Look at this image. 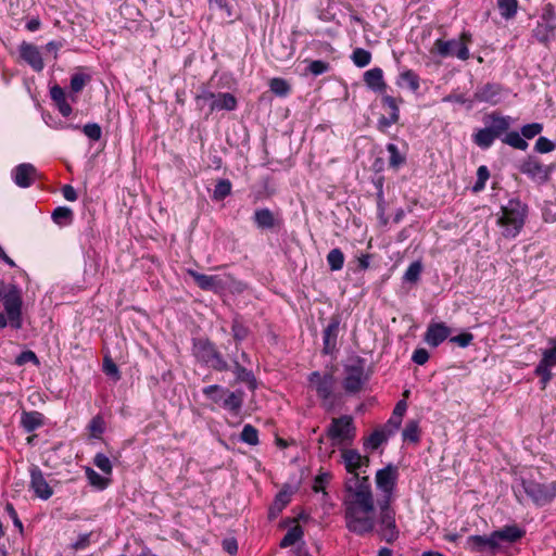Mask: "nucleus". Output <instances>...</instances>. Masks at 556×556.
<instances>
[{
	"mask_svg": "<svg viewBox=\"0 0 556 556\" xmlns=\"http://www.w3.org/2000/svg\"><path fill=\"white\" fill-rule=\"evenodd\" d=\"M554 36V30L551 25L547 23L539 24L536 28L534 29V37L540 42H547L551 40V38Z\"/></svg>",
	"mask_w": 556,
	"mask_h": 556,
	"instance_id": "4c0bfd02",
	"label": "nucleus"
},
{
	"mask_svg": "<svg viewBox=\"0 0 556 556\" xmlns=\"http://www.w3.org/2000/svg\"><path fill=\"white\" fill-rule=\"evenodd\" d=\"M400 118V114L391 113L389 117L381 116L378 125L381 130H384L386 128L390 127L391 125L397 123Z\"/></svg>",
	"mask_w": 556,
	"mask_h": 556,
	"instance_id": "680f3d73",
	"label": "nucleus"
},
{
	"mask_svg": "<svg viewBox=\"0 0 556 556\" xmlns=\"http://www.w3.org/2000/svg\"><path fill=\"white\" fill-rule=\"evenodd\" d=\"M555 149V143L547 139L546 137H539L534 150L538 153H548L552 152Z\"/></svg>",
	"mask_w": 556,
	"mask_h": 556,
	"instance_id": "8fccbe9b",
	"label": "nucleus"
},
{
	"mask_svg": "<svg viewBox=\"0 0 556 556\" xmlns=\"http://www.w3.org/2000/svg\"><path fill=\"white\" fill-rule=\"evenodd\" d=\"M89 429L93 437H99L104 431L103 419L99 416L92 418L89 425Z\"/></svg>",
	"mask_w": 556,
	"mask_h": 556,
	"instance_id": "13d9d810",
	"label": "nucleus"
},
{
	"mask_svg": "<svg viewBox=\"0 0 556 556\" xmlns=\"http://www.w3.org/2000/svg\"><path fill=\"white\" fill-rule=\"evenodd\" d=\"M346 495L343 501L346 529L359 536L371 534L379 529V514L368 477H351L345 482Z\"/></svg>",
	"mask_w": 556,
	"mask_h": 556,
	"instance_id": "f257e3e1",
	"label": "nucleus"
},
{
	"mask_svg": "<svg viewBox=\"0 0 556 556\" xmlns=\"http://www.w3.org/2000/svg\"><path fill=\"white\" fill-rule=\"evenodd\" d=\"M5 510L8 511L9 516L13 520L15 527H17L18 530L22 532L23 531V525H22L21 520L18 519L17 514H16L13 505L8 503L5 505Z\"/></svg>",
	"mask_w": 556,
	"mask_h": 556,
	"instance_id": "338daca9",
	"label": "nucleus"
},
{
	"mask_svg": "<svg viewBox=\"0 0 556 556\" xmlns=\"http://www.w3.org/2000/svg\"><path fill=\"white\" fill-rule=\"evenodd\" d=\"M352 61L358 67L367 66L371 61V53L365 49L357 48L352 53Z\"/></svg>",
	"mask_w": 556,
	"mask_h": 556,
	"instance_id": "c9c22d12",
	"label": "nucleus"
},
{
	"mask_svg": "<svg viewBox=\"0 0 556 556\" xmlns=\"http://www.w3.org/2000/svg\"><path fill=\"white\" fill-rule=\"evenodd\" d=\"M93 464L104 473V475H108L110 476L112 473V463L110 460V458L102 454V453H98L96 454L94 458H93Z\"/></svg>",
	"mask_w": 556,
	"mask_h": 556,
	"instance_id": "ea45409f",
	"label": "nucleus"
},
{
	"mask_svg": "<svg viewBox=\"0 0 556 556\" xmlns=\"http://www.w3.org/2000/svg\"><path fill=\"white\" fill-rule=\"evenodd\" d=\"M223 548H224L227 553H229V554L233 555V554H236V553H237V551H238V543H237V541H236L235 539H232V538L225 539V540L223 541Z\"/></svg>",
	"mask_w": 556,
	"mask_h": 556,
	"instance_id": "774afa93",
	"label": "nucleus"
},
{
	"mask_svg": "<svg viewBox=\"0 0 556 556\" xmlns=\"http://www.w3.org/2000/svg\"><path fill=\"white\" fill-rule=\"evenodd\" d=\"M502 88L496 84H485L479 88L473 93V99L478 102H486L491 104L498 103L501 99Z\"/></svg>",
	"mask_w": 556,
	"mask_h": 556,
	"instance_id": "412c9836",
	"label": "nucleus"
},
{
	"mask_svg": "<svg viewBox=\"0 0 556 556\" xmlns=\"http://www.w3.org/2000/svg\"><path fill=\"white\" fill-rule=\"evenodd\" d=\"M551 369L552 368H548V367H545L542 365H538L535 368V374L541 377L542 389H544L546 387V384L548 383V381L552 379Z\"/></svg>",
	"mask_w": 556,
	"mask_h": 556,
	"instance_id": "6e6d98bb",
	"label": "nucleus"
},
{
	"mask_svg": "<svg viewBox=\"0 0 556 556\" xmlns=\"http://www.w3.org/2000/svg\"><path fill=\"white\" fill-rule=\"evenodd\" d=\"M194 356L215 369H223L225 367L224 362L216 352L214 345L204 340H198L193 345Z\"/></svg>",
	"mask_w": 556,
	"mask_h": 556,
	"instance_id": "ddd939ff",
	"label": "nucleus"
},
{
	"mask_svg": "<svg viewBox=\"0 0 556 556\" xmlns=\"http://www.w3.org/2000/svg\"><path fill=\"white\" fill-rule=\"evenodd\" d=\"M28 362H34L36 364L38 363V358H37L36 354L31 351L23 352L16 358V363L18 365H24Z\"/></svg>",
	"mask_w": 556,
	"mask_h": 556,
	"instance_id": "e2e57ef3",
	"label": "nucleus"
},
{
	"mask_svg": "<svg viewBox=\"0 0 556 556\" xmlns=\"http://www.w3.org/2000/svg\"><path fill=\"white\" fill-rule=\"evenodd\" d=\"M21 422L28 432L33 431L41 425V415L37 412L23 413Z\"/></svg>",
	"mask_w": 556,
	"mask_h": 556,
	"instance_id": "2f4dec72",
	"label": "nucleus"
},
{
	"mask_svg": "<svg viewBox=\"0 0 556 556\" xmlns=\"http://www.w3.org/2000/svg\"><path fill=\"white\" fill-rule=\"evenodd\" d=\"M1 299L11 326L15 329H20L22 327L21 316L23 303L20 289L14 285L8 286L5 291L2 292Z\"/></svg>",
	"mask_w": 556,
	"mask_h": 556,
	"instance_id": "0eeeda50",
	"label": "nucleus"
},
{
	"mask_svg": "<svg viewBox=\"0 0 556 556\" xmlns=\"http://www.w3.org/2000/svg\"><path fill=\"white\" fill-rule=\"evenodd\" d=\"M85 473L90 485L98 490H104L109 486L111 479L99 475L96 470L90 467L85 468Z\"/></svg>",
	"mask_w": 556,
	"mask_h": 556,
	"instance_id": "bb28decb",
	"label": "nucleus"
},
{
	"mask_svg": "<svg viewBox=\"0 0 556 556\" xmlns=\"http://www.w3.org/2000/svg\"><path fill=\"white\" fill-rule=\"evenodd\" d=\"M198 104L201 108L207 106L210 111L216 110H232L237 101L230 93H212L204 91L197 98Z\"/></svg>",
	"mask_w": 556,
	"mask_h": 556,
	"instance_id": "f8f14e48",
	"label": "nucleus"
},
{
	"mask_svg": "<svg viewBox=\"0 0 556 556\" xmlns=\"http://www.w3.org/2000/svg\"><path fill=\"white\" fill-rule=\"evenodd\" d=\"M520 173L527 175L538 184H545L549 180L554 169L552 165L542 164L538 157L528 155L519 165Z\"/></svg>",
	"mask_w": 556,
	"mask_h": 556,
	"instance_id": "9d476101",
	"label": "nucleus"
},
{
	"mask_svg": "<svg viewBox=\"0 0 556 556\" xmlns=\"http://www.w3.org/2000/svg\"><path fill=\"white\" fill-rule=\"evenodd\" d=\"M403 439L405 441L418 442L419 441V426L418 421L409 420L404 430H403Z\"/></svg>",
	"mask_w": 556,
	"mask_h": 556,
	"instance_id": "e433bc0d",
	"label": "nucleus"
},
{
	"mask_svg": "<svg viewBox=\"0 0 556 556\" xmlns=\"http://www.w3.org/2000/svg\"><path fill=\"white\" fill-rule=\"evenodd\" d=\"M345 377L343 380L344 390L349 393H356L362 390L367 381L364 363L357 358L345 366Z\"/></svg>",
	"mask_w": 556,
	"mask_h": 556,
	"instance_id": "9b49d317",
	"label": "nucleus"
},
{
	"mask_svg": "<svg viewBox=\"0 0 556 556\" xmlns=\"http://www.w3.org/2000/svg\"><path fill=\"white\" fill-rule=\"evenodd\" d=\"M451 333L450 328L443 323L429 325L425 340L431 346L441 344Z\"/></svg>",
	"mask_w": 556,
	"mask_h": 556,
	"instance_id": "4be33fe9",
	"label": "nucleus"
},
{
	"mask_svg": "<svg viewBox=\"0 0 556 556\" xmlns=\"http://www.w3.org/2000/svg\"><path fill=\"white\" fill-rule=\"evenodd\" d=\"M471 41L469 33H463L459 39L442 40L438 39L434 42L432 52H437L442 58L457 56L459 60L466 61L469 59V50L467 45Z\"/></svg>",
	"mask_w": 556,
	"mask_h": 556,
	"instance_id": "39448f33",
	"label": "nucleus"
},
{
	"mask_svg": "<svg viewBox=\"0 0 556 556\" xmlns=\"http://www.w3.org/2000/svg\"><path fill=\"white\" fill-rule=\"evenodd\" d=\"M36 168L29 163H23L17 165L13 172L12 177L14 182L21 188L29 187L36 177Z\"/></svg>",
	"mask_w": 556,
	"mask_h": 556,
	"instance_id": "a211bd4d",
	"label": "nucleus"
},
{
	"mask_svg": "<svg viewBox=\"0 0 556 556\" xmlns=\"http://www.w3.org/2000/svg\"><path fill=\"white\" fill-rule=\"evenodd\" d=\"M400 78L403 84L407 85L408 88L413 91H417L419 89V78L413 71H405L400 75Z\"/></svg>",
	"mask_w": 556,
	"mask_h": 556,
	"instance_id": "79ce46f5",
	"label": "nucleus"
},
{
	"mask_svg": "<svg viewBox=\"0 0 556 556\" xmlns=\"http://www.w3.org/2000/svg\"><path fill=\"white\" fill-rule=\"evenodd\" d=\"M465 547L471 552L482 553L497 551L493 532L490 535H470L467 538Z\"/></svg>",
	"mask_w": 556,
	"mask_h": 556,
	"instance_id": "2eb2a0df",
	"label": "nucleus"
},
{
	"mask_svg": "<svg viewBox=\"0 0 556 556\" xmlns=\"http://www.w3.org/2000/svg\"><path fill=\"white\" fill-rule=\"evenodd\" d=\"M549 344H552V348L543 351L542 358L538 365L553 368L556 366V339H551Z\"/></svg>",
	"mask_w": 556,
	"mask_h": 556,
	"instance_id": "473e14b6",
	"label": "nucleus"
},
{
	"mask_svg": "<svg viewBox=\"0 0 556 556\" xmlns=\"http://www.w3.org/2000/svg\"><path fill=\"white\" fill-rule=\"evenodd\" d=\"M289 501L290 495L287 492H279L276 496L273 507L270 508V511H281L282 508L289 503Z\"/></svg>",
	"mask_w": 556,
	"mask_h": 556,
	"instance_id": "603ef678",
	"label": "nucleus"
},
{
	"mask_svg": "<svg viewBox=\"0 0 556 556\" xmlns=\"http://www.w3.org/2000/svg\"><path fill=\"white\" fill-rule=\"evenodd\" d=\"M269 86H270V90L275 94L280 96V97L288 94V92L290 91L289 84L282 78H273L270 80Z\"/></svg>",
	"mask_w": 556,
	"mask_h": 556,
	"instance_id": "a19ab883",
	"label": "nucleus"
},
{
	"mask_svg": "<svg viewBox=\"0 0 556 556\" xmlns=\"http://www.w3.org/2000/svg\"><path fill=\"white\" fill-rule=\"evenodd\" d=\"M331 476L329 473H320L315 478L314 482V491L320 492L324 491V483L328 482L330 480Z\"/></svg>",
	"mask_w": 556,
	"mask_h": 556,
	"instance_id": "0e129e2a",
	"label": "nucleus"
},
{
	"mask_svg": "<svg viewBox=\"0 0 556 556\" xmlns=\"http://www.w3.org/2000/svg\"><path fill=\"white\" fill-rule=\"evenodd\" d=\"M327 262L331 270L337 271L343 267L344 254L340 249H332L327 255Z\"/></svg>",
	"mask_w": 556,
	"mask_h": 556,
	"instance_id": "f704fd0d",
	"label": "nucleus"
},
{
	"mask_svg": "<svg viewBox=\"0 0 556 556\" xmlns=\"http://www.w3.org/2000/svg\"><path fill=\"white\" fill-rule=\"evenodd\" d=\"M497 7L501 15L504 18L509 20L515 16L518 8V2L517 0H498Z\"/></svg>",
	"mask_w": 556,
	"mask_h": 556,
	"instance_id": "72a5a7b5",
	"label": "nucleus"
},
{
	"mask_svg": "<svg viewBox=\"0 0 556 556\" xmlns=\"http://www.w3.org/2000/svg\"><path fill=\"white\" fill-rule=\"evenodd\" d=\"M397 477V468L393 465H388L379 469L375 478L376 486L380 491L377 500L379 510L378 535L388 543L394 542L400 534L395 521V510L392 507Z\"/></svg>",
	"mask_w": 556,
	"mask_h": 556,
	"instance_id": "f03ea898",
	"label": "nucleus"
},
{
	"mask_svg": "<svg viewBox=\"0 0 556 556\" xmlns=\"http://www.w3.org/2000/svg\"><path fill=\"white\" fill-rule=\"evenodd\" d=\"M231 190V184L229 180H220L215 186V190L213 193V198L215 200H223L225 197H227L230 193Z\"/></svg>",
	"mask_w": 556,
	"mask_h": 556,
	"instance_id": "a18cd8bd",
	"label": "nucleus"
},
{
	"mask_svg": "<svg viewBox=\"0 0 556 556\" xmlns=\"http://www.w3.org/2000/svg\"><path fill=\"white\" fill-rule=\"evenodd\" d=\"M497 224L503 228V236L515 238L521 230L527 215V208L517 200H510L507 205L502 206Z\"/></svg>",
	"mask_w": 556,
	"mask_h": 556,
	"instance_id": "7ed1b4c3",
	"label": "nucleus"
},
{
	"mask_svg": "<svg viewBox=\"0 0 556 556\" xmlns=\"http://www.w3.org/2000/svg\"><path fill=\"white\" fill-rule=\"evenodd\" d=\"M308 381L317 395L324 401L325 406L328 408L332 407L333 390L336 387V379L333 375L314 371L309 375Z\"/></svg>",
	"mask_w": 556,
	"mask_h": 556,
	"instance_id": "6e6552de",
	"label": "nucleus"
},
{
	"mask_svg": "<svg viewBox=\"0 0 556 556\" xmlns=\"http://www.w3.org/2000/svg\"><path fill=\"white\" fill-rule=\"evenodd\" d=\"M72 216V211L67 207H56L52 214V218L55 223L60 224L62 220H68Z\"/></svg>",
	"mask_w": 556,
	"mask_h": 556,
	"instance_id": "5fc2aeb1",
	"label": "nucleus"
},
{
	"mask_svg": "<svg viewBox=\"0 0 556 556\" xmlns=\"http://www.w3.org/2000/svg\"><path fill=\"white\" fill-rule=\"evenodd\" d=\"M329 68H330V64L328 62H325L321 60H315L308 64L307 71L311 74L318 76V75H321V74L328 72Z\"/></svg>",
	"mask_w": 556,
	"mask_h": 556,
	"instance_id": "09e8293b",
	"label": "nucleus"
},
{
	"mask_svg": "<svg viewBox=\"0 0 556 556\" xmlns=\"http://www.w3.org/2000/svg\"><path fill=\"white\" fill-rule=\"evenodd\" d=\"M520 486L527 496L539 506L549 503L556 496V481L539 483L532 479H521Z\"/></svg>",
	"mask_w": 556,
	"mask_h": 556,
	"instance_id": "423d86ee",
	"label": "nucleus"
},
{
	"mask_svg": "<svg viewBox=\"0 0 556 556\" xmlns=\"http://www.w3.org/2000/svg\"><path fill=\"white\" fill-rule=\"evenodd\" d=\"M492 123L488 127L496 137L506 132L510 127V117L508 116H491Z\"/></svg>",
	"mask_w": 556,
	"mask_h": 556,
	"instance_id": "c85d7f7f",
	"label": "nucleus"
},
{
	"mask_svg": "<svg viewBox=\"0 0 556 556\" xmlns=\"http://www.w3.org/2000/svg\"><path fill=\"white\" fill-rule=\"evenodd\" d=\"M525 530L520 529L518 526H505L502 529L494 531L493 535L495 539V543L497 549L502 548L503 543H514L523 538Z\"/></svg>",
	"mask_w": 556,
	"mask_h": 556,
	"instance_id": "dca6fc26",
	"label": "nucleus"
},
{
	"mask_svg": "<svg viewBox=\"0 0 556 556\" xmlns=\"http://www.w3.org/2000/svg\"><path fill=\"white\" fill-rule=\"evenodd\" d=\"M495 138H496V136L488 127H485V128L479 129L475 134L473 141L478 147H480L482 149H488L492 146Z\"/></svg>",
	"mask_w": 556,
	"mask_h": 556,
	"instance_id": "c756f323",
	"label": "nucleus"
},
{
	"mask_svg": "<svg viewBox=\"0 0 556 556\" xmlns=\"http://www.w3.org/2000/svg\"><path fill=\"white\" fill-rule=\"evenodd\" d=\"M84 134L92 139V140H99L102 135L101 127L96 123L86 124L83 128Z\"/></svg>",
	"mask_w": 556,
	"mask_h": 556,
	"instance_id": "3c124183",
	"label": "nucleus"
},
{
	"mask_svg": "<svg viewBox=\"0 0 556 556\" xmlns=\"http://www.w3.org/2000/svg\"><path fill=\"white\" fill-rule=\"evenodd\" d=\"M245 443L256 445L258 443L257 430L251 425H245Z\"/></svg>",
	"mask_w": 556,
	"mask_h": 556,
	"instance_id": "bf43d9fd",
	"label": "nucleus"
},
{
	"mask_svg": "<svg viewBox=\"0 0 556 556\" xmlns=\"http://www.w3.org/2000/svg\"><path fill=\"white\" fill-rule=\"evenodd\" d=\"M387 150L390 154V157H389V165L391 167H394V168H397L399 166H401L402 164H404L405 162V157L400 153L397 147L393 143H389L387 146Z\"/></svg>",
	"mask_w": 556,
	"mask_h": 556,
	"instance_id": "58836bf2",
	"label": "nucleus"
},
{
	"mask_svg": "<svg viewBox=\"0 0 556 556\" xmlns=\"http://www.w3.org/2000/svg\"><path fill=\"white\" fill-rule=\"evenodd\" d=\"M412 359L418 365H424L429 359V353L426 349H417L414 351Z\"/></svg>",
	"mask_w": 556,
	"mask_h": 556,
	"instance_id": "052dcab7",
	"label": "nucleus"
},
{
	"mask_svg": "<svg viewBox=\"0 0 556 556\" xmlns=\"http://www.w3.org/2000/svg\"><path fill=\"white\" fill-rule=\"evenodd\" d=\"M543 130L541 123H531L521 127V136L526 139H532Z\"/></svg>",
	"mask_w": 556,
	"mask_h": 556,
	"instance_id": "37998d69",
	"label": "nucleus"
},
{
	"mask_svg": "<svg viewBox=\"0 0 556 556\" xmlns=\"http://www.w3.org/2000/svg\"><path fill=\"white\" fill-rule=\"evenodd\" d=\"M490 177V173L486 166L482 165L477 170V181L473 186V191H480L485 187V182Z\"/></svg>",
	"mask_w": 556,
	"mask_h": 556,
	"instance_id": "de8ad7c7",
	"label": "nucleus"
},
{
	"mask_svg": "<svg viewBox=\"0 0 556 556\" xmlns=\"http://www.w3.org/2000/svg\"><path fill=\"white\" fill-rule=\"evenodd\" d=\"M90 80V77L83 73H76L72 76L71 79V89L74 92H79L83 90L87 81Z\"/></svg>",
	"mask_w": 556,
	"mask_h": 556,
	"instance_id": "49530a36",
	"label": "nucleus"
},
{
	"mask_svg": "<svg viewBox=\"0 0 556 556\" xmlns=\"http://www.w3.org/2000/svg\"><path fill=\"white\" fill-rule=\"evenodd\" d=\"M341 460L344 465V468L349 473H352V477H359V472L363 468H367L369 466V457L363 456L358 453V451L353 448L341 447Z\"/></svg>",
	"mask_w": 556,
	"mask_h": 556,
	"instance_id": "4468645a",
	"label": "nucleus"
},
{
	"mask_svg": "<svg viewBox=\"0 0 556 556\" xmlns=\"http://www.w3.org/2000/svg\"><path fill=\"white\" fill-rule=\"evenodd\" d=\"M502 140L504 143L521 151H526L528 148V142L517 131L507 132Z\"/></svg>",
	"mask_w": 556,
	"mask_h": 556,
	"instance_id": "7c9ffc66",
	"label": "nucleus"
},
{
	"mask_svg": "<svg viewBox=\"0 0 556 556\" xmlns=\"http://www.w3.org/2000/svg\"><path fill=\"white\" fill-rule=\"evenodd\" d=\"M304 535V531L301 526L295 525L288 530L286 535L280 542V547L286 548L299 543Z\"/></svg>",
	"mask_w": 556,
	"mask_h": 556,
	"instance_id": "cd10ccee",
	"label": "nucleus"
},
{
	"mask_svg": "<svg viewBox=\"0 0 556 556\" xmlns=\"http://www.w3.org/2000/svg\"><path fill=\"white\" fill-rule=\"evenodd\" d=\"M30 488L34 490L35 494L41 500H48L53 492L49 483L43 478L42 472L35 467L30 470Z\"/></svg>",
	"mask_w": 556,
	"mask_h": 556,
	"instance_id": "6ab92c4d",
	"label": "nucleus"
},
{
	"mask_svg": "<svg viewBox=\"0 0 556 556\" xmlns=\"http://www.w3.org/2000/svg\"><path fill=\"white\" fill-rule=\"evenodd\" d=\"M326 435L332 441L333 446L341 448L351 445L356 437L353 418L349 415L332 418L327 427Z\"/></svg>",
	"mask_w": 556,
	"mask_h": 556,
	"instance_id": "20e7f679",
	"label": "nucleus"
},
{
	"mask_svg": "<svg viewBox=\"0 0 556 556\" xmlns=\"http://www.w3.org/2000/svg\"><path fill=\"white\" fill-rule=\"evenodd\" d=\"M422 267L419 262L412 263L404 274L405 281L416 282L419 279Z\"/></svg>",
	"mask_w": 556,
	"mask_h": 556,
	"instance_id": "c03bdc74",
	"label": "nucleus"
},
{
	"mask_svg": "<svg viewBox=\"0 0 556 556\" xmlns=\"http://www.w3.org/2000/svg\"><path fill=\"white\" fill-rule=\"evenodd\" d=\"M50 94L56 105L65 100V92L60 86H53L50 90Z\"/></svg>",
	"mask_w": 556,
	"mask_h": 556,
	"instance_id": "69168bd1",
	"label": "nucleus"
},
{
	"mask_svg": "<svg viewBox=\"0 0 556 556\" xmlns=\"http://www.w3.org/2000/svg\"><path fill=\"white\" fill-rule=\"evenodd\" d=\"M204 393L211 396L214 401H223L224 407L229 412L230 417H233V424H240L241 418L238 416V412L241 406L240 395L219 389L217 386H210L204 389Z\"/></svg>",
	"mask_w": 556,
	"mask_h": 556,
	"instance_id": "1a4fd4ad",
	"label": "nucleus"
},
{
	"mask_svg": "<svg viewBox=\"0 0 556 556\" xmlns=\"http://www.w3.org/2000/svg\"><path fill=\"white\" fill-rule=\"evenodd\" d=\"M252 219L260 229H273L277 225V218L268 208L256 210Z\"/></svg>",
	"mask_w": 556,
	"mask_h": 556,
	"instance_id": "b1692460",
	"label": "nucleus"
},
{
	"mask_svg": "<svg viewBox=\"0 0 556 556\" xmlns=\"http://www.w3.org/2000/svg\"><path fill=\"white\" fill-rule=\"evenodd\" d=\"M364 81L368 88L376 92H384L387 89V84L383 80V72L379 67L365 72Z\"/></svg>",
	"mask_w": 556,
	"mask_h": 556,
	"instance_id": "5701e85b",
	"label": "nucleus"
},
{
	"mask_svg": "<svg viewBox=\"0 0 556 556\" xmlns=\"http://www.w3.org/2000/svg\"><path fill=\"white\" fill-rule=\"evenodd\" d=\"M187 274L191 276L197 285L203 290H214L218 287V280L215 276L200 274L193 269H187Z\"/></svg>",
	"mask_w": 556,
	"mask_h": 556,
	"instance_id": "393cba45",
	"label": "nucleus"
},
{
	"mask_svg": "<svg viewBox=\"0 0 556 556\" xmlns=\"http://www.w3.org/2000/svg\"><path fill=\"white\" fill-rule=\"evenodd\" d=\"M20 53L22 59L27 62L35 71L40 72L43 68L41 53L36 46L22 42L20 46Z\"/></svg>",
	"mask_w": 556,
	"mask_h": 556,
	"instance_id": "aec40b11",
	"label": "nucleus"
},
{
	"mask_svg": "<svg viewBox=\"0 0 556 556\" xmlns=\"http://www.w3.org/2000/svg\"><path fill=\"white\" fill-rule=\"evenodd\" d=\"M473 340V336L470 332H463L458 336L452 337L450 339L451 342L457 344L460 348L468 346Z\"/></svg>",
	"mask_w": 556,
	"mask_h": 556,
	"instance_id": "864d4df0",
	"label": "nucleus"
},
{
	"mask_svg": "<svg viewBox=\"0 0 556 556\" xmlns=\"http://www.w3.org/2000/svg\"><path fill=\"white\" fill-rule=\"evenodd\" d=\"M103 370L108 376L113 377L115 380L119 379V371L117 366L112 359L108 357L104 359Z\"/></svg>",
	"mask_w": 556,
	"mask_h": 556,
	"instance_id": "4d7b16f0",
	"label": "nucleus"
},
{
	"mask_svg": "<svg viewBox=\"0 0 556 556\" xmlns=\"http://www.w3.org/2000/svg\"><path fill=\"white\" fill-rule=\"evenodd\" d=\"M340 317L332 316L328 326L325 328L323 332V341H324V353L330 354L333 352L337 345V339L339 334L340 327Z\"/></svg>",
	"mask_w": 556,
	"mask_h": 556,
	"instance_id": "f3484780",
	"label": "nucleus"
},
{
	"mask_svg": "<svg viewBox=\"0 0 556 556\" xmlns=\"http://www.w3.org/2000/svg\"><path fill=\"white\" fill-rule=\"evenodd\" d=\"M391 434L392 430L377 429L365 440L364 446L365 448L377 450Z\"/></svg>",
	"mask_w": 556,
	"mask_h": 556,
	"instance_id": "a878e982",
	"label": "nucleus"
}]
</instances>
